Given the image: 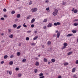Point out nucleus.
Segmentation results:
<instances>
[{"mask_svg":"<svg viewBox=\"0 0 78 78\" xmlns=\"http://www.w3.org/2000/svg\"><path fill=\"white\" fill-rule=\"evenodd\" d=\"M61 23L60 22H57V23H54V26H57V25H60Z\"/></svg>","mask_w":78,"mask_h":78,"instance_id":"f257e3e1","label":"nucleus"},{"mask_svg":"<svg viewBox=\"0 0 78 78\" xmlns=\"http://www.w3.org/2000/svg\"><path fill=\"white\" fill-rule=\"evenodd\" d=\"M32 12H36L37 11V9L36 8H32L31 9Z\"/></svg>","mask_w":78,"mask_h":78,"instance_id":"f03ea898","label":"nucleus"},{"mask_svg":"<svg viewBox=\"0 0 78 78\" xmlns=\"http://www.w3.org/2000/svg\"><path fill=\"white\" fill-rule=\"evenodd\" d=\"M53 26V24L52 23H49L47 25V27H49V28H50Z\"/></svg>","mask_w":78,"mask_h":78,"instance_id":"7ed1b4c3","label":"nucleus"},{"mask_svg":"<svg viewBox=\"0 0 78 78\" xmlns=\"http://www.w3.org/2000/svg\"><path fill=\"white\" fill-rule=\"evenodd\" d=\"M60 36V32H58L57 34V37L58 38H59Z\"/></svg>","mask_w":78,"mask_h":78,"instance_id":"20e7f679","label":"nucleus"},{"mask_svg":"<svg viewBox=\"0 0 78 78\" xmlns=\"http://www.w3.org/2000/svg\"><path fill=\"white\" fill-rule=\"evenodd\" d=\"M73 35V34H69L66 35V37H70L72 36Z\"/></svg>","mask_w":78,"mask_h":78,"instance_id":"39448f33","label":"nucleus"},{"mask_svg":"<svg viewBox=\"0 0 78 78\" xmlns=\"http://www.w3.org/2000/svg\"><path fill=\"white\" fill-rule=\"evenodd\" d=\"M14 37V35H13V34H10L9 36V37L10 38H11V39H12V37Z\"/></svg>","mask_w":78,"mask_h":78,"instance_id":"423d86ee","label":"nucleus"},{"mask_svg":"<svg viewBox=\"0 0 78 78\" xmlns=\"http://www.w3.org/2000/svg\"><path fill=\"white\" fill-rule=\"evenodd\" d=\"M39 62H36L35 63V66H39Z\"/></svg>","mask_w":78,"mask_h":78,"instance_id":"0eeeda50","label":"nucleus"},{"mask_svg":"<svg viewBox=\"0 0 78 78\" xmlns=\"http://www.w3.org/2000/svg\"><path fill=\"white\" fill-rule=\"evenodd\" d=\"M52 14H53V16H56V15H57V13L56 12H53Z\"/></svg>","mask_w":78,"mask_h":78,"instance_id":"6e6552de","label":"nucleus"},{"mask_svg":"<svg viewBox=\"0 0 78 78\" xmlns=\"http://www.w3.org/2000/svg\"><path fill=\"white\" fill-rule=\"evenodd\" d=\"M34 21H35V19H34V18H33V19L31 20V23H33L34 22Z\"/></svg>","mask_w":78,"mask_h":78,"instance_id":"1a4fd4ad","label":"nucleus"},{"mask_svg":"<svg viewBox=\"0 0 78 78\" xmlns=\"http://www.w3.org/2000/svg\"><path fill=\"white\" fill-rule=\"evenodd\" d=\"M76 70V69H75V68H73V69L72 70V72H73V73H74V72H75Z\"/></svg>","mask_w":78,"mask_h":78,"instance_id":"9d476101","label":"nucleus"},{"mask_svg":"<svg viewBox=\"0 0 78 78\" xmlns=\"http://www.w3.org/2000/svg\"><path fill=\"white\" fill-rule=\"evenodd\" d=\"M9 65H12L13 64V62L12 61H11L9 62Z\"/></svg>","mask_w":78,"mask_h":78,"instance_id":"9b49d317","label":"nucleus"},{"mask_svg":"<svg viewBox=\"0 0 78 78\" xmlns=\"http://www.w3.org/2000/svg\"><path fill=\"white\" fill-rule=\"evenodd\" d=\"M16 17L17 18H20V14H18L17 15Z\"/></svg>","mask_w":78,"mask_h":78,"instance_id":"f8f14e48","label":"nucleus"},{"mask_svg":"<svg viewBox=\"0 0 78 78\" xmlns=\"http://www.w3.org/2000/svg\"><path fill=\"white\" fill-rule=\"evenodd\" d=\"M26 59L24 58L22 60V62H26Z\"/></svg>","mask_w":78,"mask_h":78,"instance_id":"ddd939ff","label":"nucleus"},{"mask_svg":"<svg viewBox=\"0 0 78 78\" xmlns=\"http://www.w3.org/2000/svg\"><path fill=\"white\" fill-rule=\"evenodd\" d=\"M55 61H56V60H55V59L54 58H52L51 59V61L52 62H55Z\"/></svg>","mask_w":78,"mask_h":78,"instance_id":"4468645a","label":"nucleus"},{"mask_svg":"<svg viewBox=\"0 0 78 78\" xmlns=\"http://www.w3.org/2000/svg\"><path fill=\"white\" fill-rule=\"evenodd\" d=\"M77 12H78V10H77V9H75L74 11V13H77Z\"/></svg>","mask_w":78,"mask_h":78,"instance_id":"2eb2a0df","label":"nucleus"},{"mask_svg":"<svg viewBox=\"0 0 78 78\" xmlns=\"http://www.w3.org/2000/svg\"><path fill=\"white\" fill-rule=\"evenodd\" d=\"M17 56H20V52H18L17 53Z\"/></svg>","mask_w":78,"mask_h":78,"instance_id":"dca6fc26","label":"nucleus"},{"mask_svg":"<svg viewBox=\"0 0 78 78\" xmlns=\"http://www.w3.org/2000/svg\"><path fill=\"white\" fill-rule=\"evenodd\" d=\"M47 61L48 60L47 58H44V62H47Z\"/></svg>","mask_w":78,"mask_h":78,"instance_id":"f3484780","label":"nucleus"},{"mask_svg":"<svg viewBox=\"0 0 78 78\" xmlns=\"http://www.w3.org/2000/svg\"><path fill=\"white\" fill-rule=\"evenodd\" d=\"M72 32L74 34H75V33H76V30H72Z\"/></svg>","mask_w":78,"mask_h":78,"instance_id":"a211bd4d","label":"nucleus"},{"mask_svg":"<svg viewBox=\"0 0 78 78\" xmlns=\"http://www.w3.org/2000/svg\"><path fill=\"white\" fill-rule=\"evenodd\" d=\"M38 37V36H37L35 37H34V38L33 39L34 40H36L37 38Z\"/></svg>","mask_w":78,"mask_h":78,"instance_id":"6ab92c4d","label":"nucleus"},{"mask_svg":"<svg viewBox=\"0 0 78 78\" xmlns=\"http://www.w3.org/2000/svg\"><path fill=\"white\" fill-rule=\"evenodd\" d=\"M44 75V74L43 73H40L39 74V76H42Z\"/></svg>","mask_w":78,"mask_h":78,"instance_id":"aec40b11","label":"nucleus"},{"mask_svg":"<svg viewBox=\"0 0 78 78\" xmlns=\"http://www.w3.org/2000/svg\"><path fill=\"white\" fill-rule=\"evenodd\" d=\"M11 14H15V11H12L11 12Z\"/></svg>","mask_w":78,"mask_h":78,"instance_id":"412c9836","label":"nucleus"},{"mask_svg":"<svg viewBox=\"0 0 78 78\" xmlns=\"http://www.w3.org/2000/svg\"><path fill=\"white\" fill-rule=\"evenodd\" d=\"M74 25V26H78V23H75L73 24Z\"/></svg>","mask_w":78,"mask_h":78,"instance_id":"4be33fe9","label":"nucleus"},{"mask_svg":"<svg viewBox=\"0 0 78 78\" xmlns=\"http://www.w3.org/2000/svg\"><path fill=\"white\" fill-rule=\"evenodd\" d=\"M69 65V63L68 62H66L64 64V66H67V65Z\"/></svg>","mask_w":78,"mask_h":78,"instance_id":"5701e85b","label":"nucleus"},{"mask_svg":"<svg viewBox=\"0 0 78 78\" xmlns=\"http://www.w3.org/2000/svg\"><path fill=\"white\" fill-rule=\"evenodd\" d=\"M8 58V55H5L4 56V59H7Z\"/></svg>","mask_w":78,"mask_h":78,"instance_id":"b1692460","label":"nucleus"},{"mask_svg":"<svg viewBox=\"0 0 78 78\" xmlns=\"http://www.w3.org/2000/svg\"><path fill=\"white\" fill-rule=\"evenodd\" d=\"M64 46H65V47H67V44L66 43H64L63 44Z\"/></svg>","mask_w":78,"mask_h":78,"instance_id":"393cba45","label":"nucleus"},{"mask_svg":"<svg viewBox=\"0 0 78 78\" xmlns=\"http://www.w3.org/2000/svg\"><path fill=\"white\" fill-rule=\"evenodd\" d=\"M13 28H16L17 27V25L16 24H14L13 25Z\"/></svg>","mask_w":78,"mask_h":78,"instance_id":"a878e982","label":"nucleus"},{"mask_svg":"<svg viewBox=\"0 0 78 78\" xmlns=\"http://www.w3.org/2000/svg\"><path fill=\"white\" fill-rule=\"evenodd\" d=\"M22 27L21 26H19L18 27H17V29H19Z\"/></svg>","mask_w":78,"mask_h":78,"instance_id":"bb28decb","label":"nucleus"},{"mask_svg":"<svg viewBox=\"0 0 78 78\" xmlns=\"http://www.w3.org/2000/svg\"><path fill=\"white\" fill-rule=\"evenodd\" d=\"M51 44V42L50 41H48L47 43V45H50Z\"/></svg>","mask_w":78,"mask_h":78,"instance_id":"cd10ccee","label":"nucleus"},{"mask_svg":"<svg viewBox=\"0 0 78 78\" xmlns=\"http://www.w3.org/2000/svg\"><path fill=\"white\" fill-rule=\"evenodd\" d=\"M73 52H70L68 53V55H71L72 53Z\"/></svg>","mask_w":78,"mask_h":78,"instance_id":"c85d7f7f","label":"nucleus"},{"mask_svg":"<svg viewBox=\"0 0 78 78\" xmlns=\"http://www.w3.org/2000/svg\"><path fill=\"white\" fill-rule=\"evenodd\" d=\"M21 76H22V74H19L18 75V77H20Z\"/></svg>","mask_w":78,"mask_h":78,"instance_id":"c756f323","label":"nucleus"},{"mask_svg":"<svg viewBox=\"0 0 78 78\" xmlns=\"http://www.w3.org/2000/svg\"><path fill=\"white\" fill-rule=\"evenodd\" d=\"M62 2H63L62 5L64 6V5H66V2H64V1H63Z\"/></svg>","mask_w":78,"mask_h":78,"instance_id":"7c9ffc66","label":"nucleus"},{"mask_svg":"<svg viewBox=\"0 0 78 78\" xmlns=\"http://www.w3.org/2000/svg\"><path fill=\"white\" fill-rule=\"evenodd\" d=\"M66 48V46H64L62 48V50H63V49H65Z\"/></svg>","mask_w":78,"mask_h":78,"instance_id":"2f4dec72","label":"nucleus"},{"mask_svg":"<svg viewBox=\"0 0 78 78\" xmlns=\"http://www.w3.org/2000/svg\"><path fill=\"white\" fill-rule=\"evenodd\" d=\"M0 20H5V18H4L3 17H2L1 18Z\"/></svg>","mask_w":78,"mask_h":78,"instance_id":"473e14b6","label":"nucleus"},{"mask_svg":"<svg viewBox=\"0 0 78 78\" xmlns=\"http://www.w3.org/2000/svg\"><path fill=\"white\" fill-rule=\"evenodd\" d=\"M26 41H29V39H30L29 38V37H27L26 38Z\"/></svg>","mask_w":78,"mask_h":78,"instance_id":"72a5a7b5","label":"nucleus"},{"mask_svg":"<svg viewBox=\"0 0 78 78\" xmlns=\"http://www.w3.org/2000/svg\"><path fill=\"white\" fill-rule=\"evenodd\" d=\"M9 74L10 75H11L12 74V71H9Z\"/></svg>","mask_w":78,"mask_h":78,"instance_id":"f704fd0d","label":"nucleus"},{"mask_svg":"<svg viewBox=\"0 0 78 78\" xmlns=\"http://www.w3.org/2000/svg\"><path fill=\"white\" fill-rule=\"evenodd\" d=\"M47 19H45L44 20V21H43V22H47Z\"/></svg>","mask_w":78,"mask_h":78,"instance_id":"c9c22d12","label":"nucleus"},{"mask_svg":"<svg viewBox=\"0 0 78 78\" xmlns=\"http://www.w3.org/2000/svg\"><path fill=\"white\" fill-rule=\"evenodd\" d=\"M15 70L17 71L18 70H19V68L16 67V68Z\"/></svg>","mask_w":78,"mask_h":78,"instance_id":"e433bc0d","label":"nucleus"},{"mask_svg":"<svg viewBox=\"0 0 78 78\" xmlns=\"http://www.w3.org/2000/svg\"><path fill=\"white\" fill-rule=\"evenodd\" d=\"M75 63L76 64H78V60H77L76 61Z\"/></svg>","mask_w":78,"mask_h":78,"instance_id":"4c0bfd02","label":"nucleus"},{"mask_svg":"<svg viewBox=\"0 0 78 78\" xmlns=\"http://www.w3.org/2000/svg\"><path fill=\"white\" fill-rule=\"evenodd\" d=\"M34 72L35 73H37V69H35Z\"/></svg>","mask_w":78,"mask_h":78,"instance_id":"58836bf2","label":"nucleus"},{"mask_svg":"<svg viewBox=\"0 0 78 78\" xmlns=\"http://www.w3.org/2000/svg\"><path fill=\"white\" fill-rule=\"evenodd\" d=\"M31 27V28H33L34 27V24H32Z\"/></svg>","mask_w":78,"mask_h":78,"instance_id":"ea45409f","label":"nucleus"},{"mask_svg":"<svg viewBox=\"0 0 78 78\" xmlns=\"http://www.w3.org/2000/svg\"><path fill=\"white\" fill-rule=\"evenodd\" d=\"M23 27L25 28H27V26L26 25L23 24Z\"/></svg>","mask_w":78,"mask_h":78,"instance_id":"a19ab883","label":"nucleus"},{"mask_svg":"<svg viewBox=\"0 0 78 78\" xmlns=\"http://www.w3.org/2000/svg\"><path fill=\"white\" fill-rule=\"evenodd\" d=\"M31 4H32V2L30 1L29 2V5H31Z\"/></svg>","mask_w":78,"mask_h":78,"instance_id":"79ce46f5","label":"nucleus"},{"mask_svg":"<svg viewBox=\"0 0 78 78\" xmlns=\"http://www.w3.org/2000/svg\"><path fill=\"white\" fill-rule=\"evenodd\" d=\"M31 45H34V46L35 45H36V44L34 43H31Z\"/></svg>","mask_w":78,"mask_h":78,"instance_id":"37998d69","label":"nucleus"},{"mask_svg":"<svg viewBox=\"0 0 78 78\" xmlns=\"http://www.w3.org/2000/svg\"><path fill=\"white\" fill-rule=\"evenodd\" d=\"M10 58H14V56L13 55H11L10 56Z\"/></svg>","mask_w":78,"mask_h":78,"instance_id":"c03bdc74","label":"nucleus"},{"mask_svg":"<svg viewBox=\"0 0 78 78\" xmlns=\"http://www.w3.org/2000/svg\"><path fill=\"white\" fill-rule=\"evenodd\" d=\"M58 78H62V76H58Z\"/></svg>","mask_w":78,"mask_h":78,"instance_id":"a18cd8bd","label":"nucleus"},{"mask_svg":"<svg viewBox=\"0 0 78 78\" xmlns=\"http://www.w3.org/2000/svg\"><path fill=\"white\" fill-rule=\"evenodd\" d=\"M49 9H50V8H49V7L47 8L46 9V10H47V11H48Z\"/></svg>","mask_w":78,"mask_h":78,"instance_id":"49530a36","label":"nucleus"},{"mask_svg":"<svg viewBox=\"0 0 78 78\" xmlns=\"http://www.w3.org/2000/svg\"><path fill=\"white\" fill-rule=\"evenodd\" d=\"M5 61H2L1 62V64H3V63H4Z\"/></svg>","mask_w":78,"mask_h":78,"instance_id":"de8ad7c7","label":"nucleus"},{"mask_svg":"<svg viewBox=\"0 0 78 78\" xmlns=\"http://www.w3.org/2000/svg\"><path fill=\"white\" fill-rule=\"evenodd\" d=\"M3 11L4 12H6V9H3Z\"/></svg>","mask_w":78,"mask_h":78,"instance_id":"09e8293b","label":"nucleus"},{"mask_svg":"<svg viewBox=\"0 0 78 78\" xmlns=\"http://www.w3.org/2000/svg\"><path fill=\"white\" fill-rule=\"evenodd\" d=\"M55 12H56L57 13V12H58V10L57 9H55Z\"/></svg>","mask_w":78,"mask_h":78,"instance_id":"8fccbe9b","label":"nucleus"},{"mask_svg":"<svg viewBox=\"0 0 78 78\" xmlns=\"http://www.w3.org/2000/svg\"><path fill=\"white\" fill-rule=\"evenodd\" d=\"M9 33H10L11 31V30L9 29L8 30Z\"/></svg>","mask_w":78,"mask_h":78,"instance_id":"3c124183","label":"nucleus"},{"mask_svg":"<svg viewBox=\"0 0 78 78\" xmlns=\"http://www.w3.org/2000/svg\"><path fill=\"white\" fill-rule=\"evenodd\" d=\"M31 31L30 30L27 31V33H31Z\"/></svg>","mask_w":78,"mask_h":78,"instance_id":"603ef678","label":"nucleus"},{"mask_svg":"<svg viewBox=\"0 0 78 78\" xmlns=\"http://www.w3.org/2000/svg\"><path fill=\"white\" fill-rule=\"evenodd\" d=\"M39 78H44V76H41Z\"/></svg>","mask_w":78,"mask_h":78,"instance_id":"864d4df0","label":"nucleus"},{"mask_svg":"<svg viewBox=\"0 0 78 78\" xmlns=\"http://www.w3.org/2000/svg\"><path fill=\"white\" fill-rule=\"evenodd\" d=\"M4 17H7V15H5L4 16Z\"/></svg>","mask_w":78,"mask_h":78,"instance_id":"5fc2aeb1","label":"nucleus"},{"mask_svg":"<svg viewBox=\"0 0 78 78\" xmlns=\"http://www.w3.org/2000/svg\"><path fill=\"white\" fill-rule=\"evenodd\" d=\"M44 47H44V45H42V48H44Z\"/></svg>","mask_w":78,"mask_h":78,"instance_id":"6e6d98bb","label":"nucleus"},{"mask_svg":"<svg viewBox=\"0 0 78 78\" xmlns=\"http://www.w3.org/2000/svg\"><path fill=\"white\" fill-rule=\"evenodd\" d=\"M46 28H47V27L46 26H45L44 27V29H46Z\"/></svg>","mask_w":78,"mask_h":78,"instance_id":"4d7b16f0","label":"nucleus"},{"mask_svg":"<svg viewBox=\"0 0 78 78\" xmlns=\"http://www.w3.org/2000/svg\"><path fill=\"white\" fill-rule=\"evenodd\" d=\"M45 2L46 3H48V0H46Z\"/></svg>","mask_w":78,"mask_h":78,"instance_id":"13d9d810","label":"nucleus"},{"mask_svg":"<svg viewBox=\"0 0 78 78\" xmlns=\"http://www.w3.org/2000/svg\"><path fill=\"white\" fill-rule=\"evenodd\" d=\"M76 75H74V76H73V78H75V77H76Z\"/></svg>","mask_w":78,"mask_h":78,"instance_id":"bf43d9fd","label":"nucleus"},{"mask_svg":"<svg viewBox=\"0 0 78 78\" xmlns=\"http://www.w3.org/2000/svg\"><path fill=\"white\" fill-rule=\"evenodd\" d=\"M72 11H74V8H73V9H72Z\"/></svg>","mask_w":78,"mask_h":78,"instance_id":"052dcab7","label":"nucleus"},{"mask_svg":"<svg viewBox=\"0 0 78 78\" xmlns=\"http://www.w3.org/2000/svg\"><path fill=\"white\" fill-rule=\"evenodd\" d=\"M74 21H78V19H75V20H74Z\"/></svg>","mask_w":78,"mask_h":78,"instance_id":"680f3d73","label":"nucleus"},{"mask_svg":"<svg viewBox=\"0 0 78 78\" xmlns=\"http://www.w3.org/2000/svg\"><path fill=\"white\" fill-rule=\"evenodd\" d=\"M27 19H30V17L29 16L27 17Z\"/></svg>","mask_w":78,"mask_h":78,"instance_id":"e2e57ef3","label":"nucleus"},{"mask_svg":"<svg viewBox=\"0 0 78 78\" xmlns=\"http://www.w3.org/2000/svg\"><path fill=\"white\" fill-rule=\"evenodd\" d=\"M4 34H3V33H2L1 34V35H2V36H3Z\"/></svg>","mask_w":78,"mask_h":78,"instance_id":"0e129e2a","label":"nucleus"},{"mask_svg":"<svg viewBox=\"0 0 78 78\" xmlns=\"http://www.w3.org/2000/svg\"><path fill=\"white\" fill-rule=\"evenodd\" d=\"M35 59H36V60H37L38 58H35Z\"/></svg>","mask_w":78,"mask_h":78,"instance_id":"69168bd1","label":"nucleus"},{"mask_svg":"<svg viewBox=\"0 0 78 78\" xmlns=\"http://www.w3.org/2000/svg\"><path fill=\"white\" fill-rule=\"evenodd\" d=\"M21 44H19V45L20 46H21Z\"/></svg>","mask_w":78,"mask_h":78,"instance_id":"338daca9","label":"nucleus"},{"mask_svg":"<svg viewBox=\"0 0 78 78\" xmlns=\"http://www.w3.org/2000/svg\"><path fill=\"white\" fill-rule=\"evenodd\" d=\"M35 33L36 34L37 33V31L36 30L35 32Z\"/></svg>","mask_w":78,"mask_h":78,"instance_id":"774afa93","label":"nucleus"}]
</instances>
